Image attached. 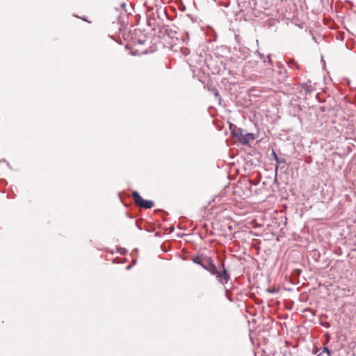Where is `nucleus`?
Returning a JSON list of instances; mask_svg holds the SVG:
<instances>
[{"mask_svg":"<svg viewBox=\"0 0 356 356\" xmlns=\"http://www.w3.org/2000/svg\"><path fill=\"white\" fill-rule=\"evenodd\" d=\"M136 259L132 260L131 263L126 267V270H130L136 264Z\"/></svg>","mask_w":356,"mask_h":356,"instance_id":"4468645a","label":"nucleus"},{"mask_svg":"<svg viewBox=\"0 0 356 356\" xmlns=\"http://www.w3.org/2000/svg\"><path fill=\"white\" fill-rule=\"evenodd\" d=\"M261 181V175L257 174L256 177L252 179H250L249 182L251 186H257Z\"/></svg>","mask_w":356,"mask_h":356,"instance_id":"1a4fd4ad","label":"nucleus"},{"mask_svg":"<svg viewBox=\"0 0 356 356\" xmlns=\"http://www.w3.org/2000/svg\"><path fill=\"white\" fill-rule=\"evenodd\" d=\"M118 252H119L120 254L125 255L127 254L128 250L124 248L119 247L118 248Z\"/></svg>","mask_w":356,"mask_h":356,"instance_id":"f8f14e48","label":"nucleus"},{"mask_svg":"<svg viewBox=\"0 0 356 356\" xmlns=\"http://www.w3.org/2000/svg\"><path fill=\"white\" fill-rule=\"evenodd\" d=\"M231 134L233 137L237 138L241 144L248 145L250 140L255 138L254 134L252 133H245V130L238 127L235 124H230L229 127Z\"/></svg>","mask_w":356,"mask_h":356,"instance_id":"f03ea898","label":"nucleus"},{"mask_svg":"<svg viewBox=\"0 0 356 356\" xmlns=\"http://www.w3.org/2000/svg\"><path fill=\"white\" fill-rule=\"evenodd\" d=\"M277 172H275V179H274L273 183H274V184H278V181H277Z\"/></svg>","mask_w":356,"mask_h":356,"instance_id":"b1692460","label":"nucleus"},{"mask_svg":"<svg viewBox=\"0 0 356 356\" xmlns=\"http://www.w3.org/2000/svg\"><path fill=\"white\" fill-rule=\"evenodd\" d=\"M119 196L121 198V193H119Z\"/></svg>","mask_w":356,"mask_h":356,"instance_id":"2f4dec72","label":"nucleus"},{"mask_svg":"<svg viewBox=\"0 0 356 356\" xmlns=\"http://www.w3.org/2000/svg\"><path fill=\"white\" fill-rule=\"evenodd\" d=\"M218 282L225 286L230 280L231 275L227 268H225L224 261L220 262L219 268L213 274Z\"/></svg>","mask_w":356,"mask_h":356,"instance_id":"7ed1b4c3","label":"nucleus"},{"mask_svg":"<svg viewBox=\"0 0 356 356\" xmlns=\"http://www.w3.org/2000/svg\"><path fill=\"white\" fill-rule=\"evenodd\" d=\"M277 65L278 68L280 69V70L278 72L279 80L280 81H284L287 78L286 70L283 68L282 65L280 62L277 63Z\"/></svg>","mask_w":356,"mask_h":356,"instance_id":"423d86ee","label":"nucleus"},{"mask_svg":"<svg viewBox=\"0 0 356 356\" xmlns=\"http://www.w3.org/2000/svg\"><path fill=\"white\" fill-rule=\"evenodd\" d=\"M293 273V274L299 275L301 273V270L300 269H295Z\"/></svg>","mask_w":356,"mask_h":356,"instance_id":"4be33fe9","label":"nucleus"},{"mask_svg":"<svg viewBox=\"0 0 356 356\" xmlns=\"http://www.w3.org/2000/svg\"><path fill=\"white\" fill-rule=\"evenodd\" d=\"M192 261L194 264L200 266L202 268H203V266H204V264H205L204 257H200L198 254H197L196 256L193 257Z\"/></svg>","mask_w":356,"mask_h":356,"instance_id":"0eeeda50","label":"nucleus"},{"mask_svg":"<svg viewBox=\"0 0 356 356\" xmlns=\"http://www.w3.org/2000/svg\"><path fill=\"white\" fill-rule=\"evenodd\" d=\"M246 2H239L238 0H221L220 4L225 7L222 12L227 17L237 16L242 10Z\"/></svg>","mask_w":356,"mask_h":356,"instance_id":"f257e3e1","label":"nucleus"},{"mask_svg":"<svg viewBox=\"0 0 356 356\" xmlns=\"http://www.w3.org/2000/svg\"><path fill=\"white\" fill-rule=\"evenodd\" d=\"M134 251L138 252V248H136Z\"/></svg>","mask_w":356,"mask_h":356,"instance_id":"473e14b6","label":"nucleus"},{"mask_svg":"<svg viewBox=\"0 0 356 356\" xmlns=\"http://www.w3.org/2000/svg\"><path fill=\"white\" fill-rule=\"evenodd\" d=\"M303 88L305 89L306 92H311V90L307 88V83L302 84Z\"/></svg>","mask_w":356,"mask_h":356,"instance_id":"412c9836","label":"nucleus"},{"mask_svg":"<svg viewBox=\"0 0 356 356\" xmlns=\"http://www.w3.org/2000/svg\"><path fill=\"white\" fill-rule=\"evenodd\" d=\"M138 44H145V40H138Z\"/></svg>","mask_w":356,"mask_h":356,"instance_id":"cd10ccee","label":"nucleus"},{"mask_svg":"<svg viewBox=\"0 0 356 356\" xmlns=\"http://www.w3.org/2000/svg\"><path fill=\"white\" fill-rule=\"evenodd\" d=\"M259 56L261 59H262L264 57V56L260 53H259Z\"/></svg>","mask_w":356,"mask_h":356,"instance_id":"c85d7f7f","label":"nucleus"},{"mask_svg":"<svg viewBox=\"0 0 356 356\" xmlns=\"http://www.w3.org/2000/svg\"><path fill=\"white\" fill-rule=\"evenodd\" d=\"M126 6H127V3L125 2L121 3L120 8L124 9L125 11H127Z\"/></svg>","mask_w":356,"mask_h":356,"instance_id":"aec40b11","label":"nucleus"},{"mask_svg":"<svg viewBox=\"0 0 356 356\" xmlns=\"http://www.w3.org/2000/svg\"><path fill=\"white\" fill-rule=\"evenodd\" d=\"M267 58H268V63L271 65L272 64V60L270 59V54L267 56Z\"/></svg>","mask_w":356,"mask_h":356,"instance_id":"393cba45","label":"nucleus"},{"mask_svg":"<svg viewBox=\"0 0 356 356\" xmlns=\"http://www.w3.org/2000/svg\"><path fill=\"white\" fill-rule=\"evenodd\" d=\"M81 19L90 23V22L87 19V17H86V16H83V17H81Z\"/></svg>","mask_w":356,"mask_h":356,"instance_id":"a878e982","label":"nucleus"},{"mask_svg":"<svg viewBox=\"0 0 356 356\" xmlns=\"http://www.w3.org/2000/svg\"><path fill=\"white\" fill-rule=\"evenodd\" d=\"M181 40L183 41L184 43H185L186 44H188V40H189V34L188 32H185L182 35H181Z\"/></svg>","mask_w":356,"mask_h":356,"instance_id":"9b49d317","label":"nucleus"},{"mask_svg":"<svg viewBox=\"0 0 356 356\" xmlns=\"http://www.w3.org/2000/svg\"><path fill=\"white\" fill-rule=\"evenodd\" d=\"M322 355V353H320L318 356H321Z\"/></svg>","mask_w":356,"mask_h":356,"instance_id":"7c9ffc66","label":"nucleus"},{"mask_svg":"<svg viewBox=\"0 0 356 356\" xmlns=\"http://www.w3.org/2000/svg\"><path fill=\"white\" fill-rule=\"evenodd\" d=\"M275 162H276L275 170H276V172H277L279 166H280L282 168H284V165L282 166L281 165L286 163V159L284 158H279L278 157L277 160H276Z\"/></svg>","mask_w":356,"mask_h":356,"instance_id":"6e6552de","label":"nucleus"},{"mask_svg":"<svg viewBox=\"0 0 356 356\" xmlns=\"http://www.w3.org/2000/svg\"><path fill=\"white\" fill-rule=\"evenodd\" d=\"M225 296L226 298L230 301V302H234V300L232 299V298L229 295V290L227 289L225 286Z\"/></svg>","mask_w":356,"mask_h":356,"instance_id":"ddd939ff","label":"nucleus"},{"mask_svg":"<svg viewBox=\"0 0 356 356\" xmlns=\"http://www.w3.org/2000/svg\"><path fill=\"white\" fill-rule=\"evenodd\" d=\"M1 161L6 163V164H7L8 167L9 168L12 169V168H11V166H10V163H8V162L5 159H3L1 160Z\"/></svg>","mask_w":356,"mask_h":356,"instance_id":"5701e85b","label":"nucleus"},{"mask_svg":"<svg viewBox=\"0 0 356 356\" xmlns=\"http://www.w3.org/2000/svg\"><path fill=\"white\" fill-rule=\"evenodd\" d=\"M305 312H310V313H311V315H312V316H314L316 315L315 312H314L312 309H311V308H307V309H305Z\"/></svg>","mask_w":356,"mask_h":356,"instance_id":"f3484780","label":"nucleus"},{"mask_svg":"<svg viewBox=\"0 0 356 356\" xmlns=\"http://www.w3.org/2000/svg\"><path fill=\"white\" fill-rule=\"evenodd\" d=\"M165 33L168 35L169 37L173 38L175 35L177 33L176 31H173L172 29H166L165 31Z\"/></svg>","mask_w":356,"mask_h":356,"instance_id":"9d476101","label":"nucleus"},{"mask_svg":"<svg viewBox=\"0 0 356 356\" xmlns=\"http://www.w3.org/2000/svg\"><path fill=\"white\" fill-rule=\"evenodd\" d=\"M136 225L137 227V228L139 229V230H143V228L140 225V224L139 223L138 220H136Z\"/></svg>","mask_w":356,"mask_h":356,"instance_id":"6ab92c4d","label":"nucleus"},{"mask_svg":"<svg viewBox=\"0 0 356 356\" xmlns=\"http://www.w3.org/2000/svg\"><path fill=\"white\" fill-rule=\"evenodd\" d=\"M132 198L136 204L143 209H148L154 206V201L143 199L137 191H132Z\"/></svg>","mask_w":356,"mask_h":356,"instance_id":"20e7f679","label":"nucleus"},{"mask_svg":"<svg viewBox=\"0 0 356 356\" xmlns=\"http://www.w3.org/2000/svg\"><path fill=\"white\" fill-rule=\"evenodd\" d=\"M205 264L203 269L209 272L211 275L219 268L214 263L213 259L210 257H204Z\"/></svg>","mask_w":356,"mask_h":356,"instance_id":"39448f33","label":"nucleus"},{"mask_svg":"<svg viewBox=\"0 0 356 356\" xmlns=\"http://www.w3.org/2000/svg\"><path fill=\"white\" fill-rule=\"evenodd\" d=\"M215 96H216V97H220V94H219V92H218L217 90H216Z\"/></svg>","mask_w":356,"mask_h":356,"instance_id":"bb28decb","label":"nucleus"},{"mask_svg":"<svg viewBox=\"0 0 356 356\" xmlns=\"http://www.w3.org/2000/svg\"><path fill=\"white\" fill-rule=\"evenodd\" d=\"M323 353H326L328 356L331 355V352H330V349L327 346H324L323 348Z\"/></svg>","mask_w":356,"mask_h":356,"instance_id":"2eb2a0df","label":"nucleus"},{"mask_svg":"<svg viewBox=\"0 0 356 356\" xmlns=\"http://www.w3.org/2000/svg\"><path fill=\"white\" fill-rule=\"evenodd\" d=\"M127 216L130 218H134V216H131L129 213H127Z\"/></svg>","mask_w":356,"mask_h":356,"instance_id":"c756f323","label":"nucleus"},{"mask_svg":"<svg viewBox=\"0 0 356 356\" xmlns=\"http://www.w3.org/2000/svg\"><path fill=\"white\" fill-rule=\"evenodd\" d=\"M266 291L269 293H275L277 292V290L276 289H266Z\"/></svg>","mask_w":356,"mask_h":356,"instance_id":"a211bd4d","label":"nucleus"},{"mask_svg":"<svg viewBox=\"0 0 356 356\" xmlns=\"http://www.w3.org/2000/svg\"><path fill=\"white\" fill-rule=\"evenodd\" d=\"M271 156L274 161L277 160L278 156L277 155L274 149H272Z\"/></svg>","mask_w":356,"mask_h":356,"instance_id":"dca6fc26","label":"nucleus"}]
</instances>
